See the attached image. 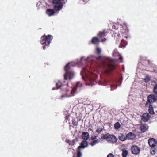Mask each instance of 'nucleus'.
Listing matches in <instances>:
<instances>
[{"label":"nucleus","mask_w":157,"mask_h":157,"mask_svg":"<svg viewBox=\"0 0 157 157\" xmlns=\"http://www.w3.org/2000/svg\"><path fill=\"white\" fill-rule=\"evenodd\" d=\"M53 38V36L51 35H48L46 36L44 34L41 36L40 43L42 45H45L43 46L44 50L45 49L46 47L49 46Z\"/></svg>","instance_id":"nucleus-1"},{"label":"nucleus","mask_w":157,"mask_h":157,"mask_svg":"<svg viewBox=\"0 0 157 157\" xmlns=\"http://www.w3.org/2000/svg\"><path fill=\"white\" fill-rule=\"evenodd\" d=\"M69 64V63H68L65 67L64 70L66 71V73L64 75V78L65 80L69 79L71 80L74 76V72L71 70Z\"/></svg>","instance_id":"nucleus-2"},{"label":"nucleus","mask_w":157,"mask_h":157,"mask_svg":"<svg viewBox=\"0 0 157 157\" xmlns=\"http://www.w3.org/2000/svg\"><path fill=\"white\" fill-rule=\"evenodd\" d=\"M101 138L102 139L106 140L109 143H115L117 141V139L114 135L110 134L109 133L102 134L101 135Z\"/></svg>","instance_id":"nucleus-3"},{"label":"nucleus","mask_w":157,"mask_h":157,"mask_svg":"<svg viewBox=\"0 0 157 157\" xmlns=\"http://www.w3.org/2000/svg\"><path fill=\"white\" fill-rule=\"evenodd\" d=\"M88 145V142L86 140H82L79 146L76 149V156H75L74 155L73 157H81L82 155L81 152V149H84L87 147Z\"/></svg>","instance_id":"nucleus-4"},{"label":"nucleus","mask_w":157,"mask_h":157,"mask_svg":"<svg viewBox=\"0 0 157 157\" xmlns=\"http://www.w3.org/2000/svg\"><path fill=\"white\" fill-rule=\"evenodd\" d=\"M52 3L54 4V10L58 11L61 10L63 7V4L65 3L64 0H53Z\"/></svg>","instance_id":"nucleus-5"},{"label":"nucleus","mask_w":157,"mask_h":157,"mask_svg":"<svg viewBox=\"0 0 157 157\" xmlns=\"http://www.w3.org/2000/svg\"><path fill=\"white\" fill-rule=\"evenodd\" d=\"M107 69L105 71V73L106 74H109L115 68V63L113 60H110L109 63L107 65Z\"/></svg>","instance_id":"nucleus-6"},{"label":"nucleus","mask_w":157,"mask_h":157,"mask_svg":"<svg viewBox=\"0 0 157 157\" xmlns=\"http://www.w3.org/2000/svg\"><path fill=\"white\" fill-rule=\"evenodd\" d=\"M157 100V97L152 94L149 95L147 97V102L145 104V106L147 107L149 104H152Z\"/></svg>","instance_id":"nucleus-7"},{"label":"nucleus","mask_w":157,"mask_h":157,"mask_svg":"<svg viewBox=\"0 0 157 157\" xmlns=\"http://www.w3.org/2000/svg\"><path fill=\"white\" fill-rule=\"evenodd\" d=\"M82 84L79 82H77L75 86L70 91L68 90V92L70 93V94H67V96L71 97L74 95L75 91L78 88L81 87L82 86Z\"/></svg>","instance_id":"nucleus-8"},{"label":"nucleus","mask_w":157,"mask_h":157,"mask_svg":"<svg viewBox=\"0 0 157 157\" xmlns=\"http://www.w3.org/2000/svg\"><path fill=\"white\" fill-rule=\"evenodd\" d=\"M131 151L132 153L135 155H137L140 151V147L136 145H133L131 147Z\"/></svg>","instance_id":"nucleus-9"},{"label":"nucleus","mask_w":157,"mask_h":157,"mask_svg":"<svg viewBox=\"0 0 157 157\" xmlns=\"http://www.w3.org/2000/svg\"><path fill=\"white\" fill-rule=\"evenodd\" d=\"M150 118V116L149 114L148 113H145L142 115L141 119L143 121L146 122L148 121Z\"/></svg>","instance_id":"nucleus-10"},{"label":"nucleus","mask_w":157,"mask_h":157,"mask_svg":"<svg viewBox=\"0 0 157 157\" xmlns=\"http://www.w3.org/2000/svg\"><path fill=\"white\" fill-rule=\"evenodd\" d=\"M149 146L151 147H154L157 144L156 140L154 138H151L148 140Z\"/></svg>","instance_id":"nucleus-11"},{"label":"nucleus","mask_w":157,"mask_h":157,"mask_svg":"<svg viewBox=\"0 0 157 157\" xmlns=\"http://www.w3.org/2000/svg\"><path fill=\"white\" fill-rule=\"evenodd\" d=\"M100 42L99 39L98 37H94L92 38L91 41L90 43H89V44H90L91 43L94 45H98L99 44Z\"/></svg>","instance_id":"nucleus-12"},{"label":"nucleus","mask_w":157,"mask_h":157,"mask_svg":"<svg viewBox=\"0 0 157 157\" xmlns=\"http://www.w3.org/2000/svg\"><path fill=\"white\" fill-rule=\"evenodd\" d=\"M136 135L133 132H129L126 135L127 139L133 140L136 137Z\"/></svg>","instance_id":"nucleus-13"},{"label":"nucleus","mask_w":157,"mask_h":157,"mask_svg":"<svg viewBox=\"0 0 157 157\" xmlns=\"http://www.w3.org/2000/svg\"><path fill=\"white\" fill-rule=\"evenodd\" d=\"M82 138L84 140H87L89 138V134L87 132H82Z\"/></svg>","instance_id":"nucleus-14"},{"label":"nucleus","mask_w":157,"mask_h":157,"mask_svg":"<svg viewBox=\"0 0 157 157\" xmlns=\"http://www.w3.org/2000/svg\"><path fill=\"white\" fill-rule=\"evenodd\" d=\"M55 11L54 10L51 9H48L46 10V13L49 16H51L55 14Z\"/></svg>","instance_id":"nucleus-15"},{"label":"nucleus","mask_w":157,"mask_h":157,"mask_svg":"<svg viewBox=\"0 0 157 157\" xmlns=\"http://www.w3.org/2000/svg\"><path fill=\"white\" fill-rule=\"evenodd\" d=\"M118 138L121 141H124L127 139L126 136H125L123 133H120L118 135Z\"/></svg>","instance_id":"nucleus-16"},{"label":"nucleus","mask_w":157,"mask_h":157,"mask_svg":"<svg viewBox=\"0 0 157 157\" xmlns=\"http://www.w3.org/2000/svg\"><path fill=\"white\" fill-rule=\"evenodd\" d=\"M147 125L145 124H142L140 127V130L142 132H145L147 130Z\"/></svg>","instance_id":"nucleus-17"},{"label":"nucleus","mask_w":157,"mask_h":157,"mask_svg":"<svg viewBox=\"0 0 157 157\" xmlns=\"http://www.w3.org/2000/svg\"><path fill=\"white\" fill-rule=\"evenodd\" d=\"M148 111L149 113L151 115L154 114L155 113L153 110V105L152 104H149Z\"/></svg>","instance_id":"nucleus-18"},{"label":"nucleus","mask_w":157,"mask_h":157,"mask_svg":"<svg viewBox=\"0 0 157 157\" xmlns=\"http://www.w3.org/2000/svg\"><path fill=\"white\" fill-rule=\"evenodd\" d=\"M100 142V140H92L89 144L92 146H94Z\"/></svg>","instance_id":"nucleus-19"},{"label":"nucleus","mask_w":157,"mask_h":157,"mask_svg":"<svg viewBox=\"0 0 157 157\" xmlns=\"http://www.w3.org/2000/svg\"><path fill=\"white\" fill-rule=\"evenodd\" d=\"M97 36H99V38H102L104 37L105 36V31L104 30L102 32H99Z\"/></svg>","instance_id":"nucleus-20"},{"label":"nucleus","mask_w":157,"mask_h":157,"mask_svg":"<svg viewBox=\"0 0 157 157\" xmlns=\"http://www.w3.org/2000/svg\"><path fill=\"white\" fill-rule=\"evenodd\" d=\"M157 151V150L154 147H152L151 150V153L152 155H154L155 154Z\"/></svg>","instance_id":"nucleus-21"},{"label":"nucleus","mask_w":157,"mask_h":157,"mask_svg":"<svg viewBox=\"0 0 157 157\" xmlns=\"http://www.w3.org/2000/svg\"><path fill=\"white\" fill-rule=\"evenodd\" d=\"M121 125L119 122H117L114 125V128L116 129H118L121 128Z\"/></svg>","instance_id":"nucleus-22"},{"label":"nucleus","mask_w":157,"mask_h":157,"mask_svg":"<svg viewBox=\"0 0 157 157\" xmlns=\"http://www.w3.org/2000/svg\"><path fill=\"white\" fill-rule=\"evenodd\" d=\"M127 42L124 39H122L121 41L120 45L124 47L127 44Z\"/></svg>","instance_id":"nucleus-23"},{"label":"nucleus","mask_w":157,"mask_h":157,"mask_svg":"<svg viewBox=\"0 0 157 157\" xmlns=\"http://www.w3.org/2000/svg\"><path fill=\"white\" fill-rule=\"evenodd\" d=\"M128 151L126 150H124L123 151L122 155L123 157H126L128 155Z\"/></svg>","instance_id":"nucleus-24"},{"label":"nucleus","mask_w":157,"mask_h":157,"mask_svg":"<svg viewBox=\"0 0 157 157\" xmlns=\"http://www.w3.org/2000/svg\"><path fill=\"white\" fill-rule=\"evenodd\" d=\"M103 128H99L96 130V132L98 134H100L101 132L103 131Z\"/></svg>","instance_id":"nucleus-25"},{"label":"nucleus","mask_w":157,"mask_h":157,"mask_svg":"<svg viewBox=\"0 0 157 157\" xmlns=\"http://www.w3.org/2000/svg\"><path fill=\"white\" fill-rule=\"evenodd\" d=\"M97 136L94 135H92L91 136L90 139L91 140H98L97 139Z\"/></svg>","instance_id":"nucleus-26"},{"label":"nucleus","mask_w":157,"mask_h":157,"mask_svg":"<svg viewBox=\"0 0 157 157\" xmlns=\"http://www.w3.org/2000/svg\"><path fill=\"white\" fill-rule=\"evenodd\" d=\"M150 80V78L148 76H147L144 79V81L146 83L148 82Z\"/></svg>","instance_id":"nucleus-27"},{"label":"nucleus","mask_w":157,"mask_h":157,"mask_svg":"<svg viewBox=\"0 0 157 157\" xmlns=\"http://www.w3.org/2000/svg\"><path fill=\"white\" fill-rule=\"evenodd\" d=\"M56 86L57 89H58L62 86V84L59 81L58 83H56Z\"/></svg>","instance_id":"nucleus-28"},{"label":"nucleus","mask_w":157,"mask_h":157,"mask_svg":"<svg viewBox=\"0 0 157 157\" xmlns=\"http://www.w3.org/2000/svg\"><path fill=\"white\" fill-rule=\"evenodd\" d=\"M72 123L74 126H77L78 125V122L75 119H73L72 120Z\"/></svg>","instance_id":"nucleus-29"},{"label":"nucleus","mask_w":157,"mask_h":157,"mask_svg":"<svg viewBox=\"0 0 157 157\" xmlns=\"http://www.w3.org/2000/svg\"><path fill=\"white\" fill-rule=\"evenodd\" d=\"M153 91L155 94H157V84H156L155 86L153 89Z\"/></svg>","instance_id":"nucleus-30"},{"label":"nucleus","mask_w":157,"mask_h":157,"mask_svg":"<svg viewBox=\"0 0 157 157\" xmlns=\"http://www.w3.org/2000/svg\"><path fill=\"white\" fill-rule=\"evenodd\" d=\"M96 51L98 54H100L101 53V50L100 48L97 47L96 48Z\"/></svg>","instance_id":"nucleus-31"},{"label":"nucleus","mask_w":157,"mask_h":157,"mask_svg":"<svg viewBox=\"0 0 157 157\" xmlns=\"http://www.w3.org/2000/svg\"><path fill=\"white\" fill-rule=\"evenodd\" d=\"M107 157H114V155L112 153H110L108 155Z\"/></svg>","instance_id":"nucleus-32"},{"label":"nucleus","mask_w":157,"mask_h":157,"mask_svg":"<svg viewBox=\"0 0 157 157\" xmlns=\"http://www.w3.org/2000/svg\"><path fill=\"white\" fill-rule=\"evenodd\" d=\"M119 59L120 60H121V62H123V57L120 55H119Z\"/></svg>","instance_id":"nucleus-33"},{"label":"nucleus","mask_w":157,"mask_h":157,"mask_svg":"<svg viewBox=\"0 0 157 157\" xmlns=\"http://www.w3.org/2000/svg\"><path fill=\"white\" fill-rule=\"evenodd\" d=\"M106 40H107L105 38H104L101 40V41L102 42H103L105 41Z\"/></svg>","instance_id":"nucleus-34"},{"label":"nucleus","mask_w":157,"mask_h":157,"mask_svg":"<svg viewBox=\"0 0 157 157\" xmlns=\"http://www.w3.org/2000/svg\"><path fill=\"white\" fill-rule=\"evenodd\" d=\"M101 58L102 57H101V56H98V57H97V59L98 60H100L101 59Z\"/></svg>","instance_id":"nucleus-35"},{"label":"nucleus","mask_w":157,"mask_h":157,"mask_svg":"<svg viewBox=\"0 0 157 157\" xmlns=\"http://www.w3.org/2000/svg\"><path fill=\"white\" fill-rule=\"evenodd\" d=\"M69 115L68 116L66 115L65 117V118L66 120H68L69 119Z\"/></svg>","instance_id":"nucleus-36"},{"label":"nucleus","mask_w":157,"mask_h":157,"mask_svg":"<svg viewBox=\"0 0 157 157\" xmlns=\"http://www.w3.org/2000/svg\"><path fill=\"white\" fill-rule=\"evenodd\" d=\"M74 145V143H73V142H72V141H71L70 142V145L73 146Z\"/></svg>","instance_id":"nucleus-37"},{"label":"nucleus","mask_w":157,"mask_h":157,"mask_svg":"<svg viewBox=\"0 0 157 157\" xmlns=\"http://www.w3.org/2000/svg\"><path fill=\"white\" fill-rule=\"evenodd\" d=\"M71 141H72V142H73V143H74V145L75 144V141H75V139L73 140H72Z\"/></svg>","instance_id":"nucleus-38"},{"label":"nucleus","mask_w":157,"mask_h":157,"mask_svg":"<svg viewBox=\"0 0 157 157\" xmlns=\"http://www.w3.org/2000/svg\"><path fill=\"white\" fill-rule=\"evenodd\" d=\"M70 141H71V140H67V143H68L70 145Z\"/></svg>","instance_id":"nucleus-39"},{"label":"nucleus","mask_w":157,"mask_h":157,"mask_svg":"<svg viewBox=\"0 0 157 157\" xmlns=\"http://www.w3.org/2000/svg\"><path fill=\"white\" fill-rule=\"evenodd\" d=\"M69 63V65L70 66L71 68V66L72 65V64H71V63ZM71 70L73 71V70H72V68H71Z\"/></svg>","instance_id":"nucleus-40"},{"label":"nucleus","mask_w":157,"mask_h":157,"mask_svg":"<svg viewBox=\"0 0 157 157\" xmlns=\"http://www.w3.org/2000/svg\"><path fill=\"white\" fill-rule=\"evenodd\" d=\"M89 130H90V131H93L91 129V128H89Z\"/></svg>","instance_id":"nucleus-41"},{"label":"nucleus","mask_w":157,"mask_h":157,"mask_svg":"<svg viewBox=\"0 0 157 157\" xmlns=\"http://www.w3.org/2000/svg\"><path fill=\"white\" fill-rule=\"evenodd\" d=\"M86 69H86V68H84V71H85V70H86Z\"/></svg>","instance_id":"nucleus-42"},{"label":"nucleus","mask_w":157,"mask_h":157,"mask_svg":"<svg viewBox=\"0 0 157 157\" xmlns=\"http://www.w3.org/2000/svg\"><path fill=\"white\" fill-rule=\"evenodd\" d=\"M55 88H52V90H55Z\"/></svg>","instance_id":"nucleus-43"},{"label":"nucleus","mask_w":157,"mask_h":157,"mask_svg":"<svg viewBox=\"0 0 157 157\" xmlns=\"http://www.w3.org/2000/svg\"><path fill=\"white\" fill-rule=\"evenodd\" d=\"M82 1H84V2H85V0H82Z\"/></svg>","instance_id":"nucleus-44"}]
</instances>
